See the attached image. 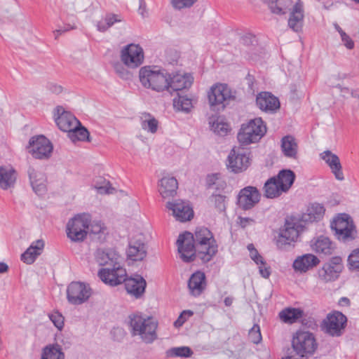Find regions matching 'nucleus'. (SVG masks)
I'll return each instance as SVG.
<instances>
[{
	"label": "nucleus",
	"mask_w": 359,
	"mask_h": 359,
	"mask_svg": "<svg viewBox=\"0 0 359 359\" xmlns=\"http://www.w3.org/2000/svg\"><path fill=\"white\" fill-rule=\"evenodd\" d=\"M344 269L342 257L334 256L322 264L316 273V277L323 283L334 282L339 279Z\"/></svg>",
	"instance_id": "obj_6"
},
{
	"label": "nucleus",
	"mask_w": 359,
	"mask_h": 359,
	"mask_svg": "<svg viewBox=\"0 0 359 359\" xmlns=\"http://www.w3.org/2000/svg\"><path fill=\"white\" fill-rule=\"evenodd\" d=\"M261 197L262 194L256 187L247 186L238 192L236 204L243 210H250L260 201Z\"/></svg>",
	"instance_id": "obj_15"
},
{
	"label": "nucleus",
	"mask_w": 359,
	"mask_h": 359,
	"mask_svg": "<svg viewBox=\"0 0 359 359\" xmlns=\"http://www.w3.org/2000/svg\"><path fill=\"white\" fill-rule=\"evenodd\" d=\"M305 225L300 219H286L283 228L280 230L276 244L278 248L283 249L287 245H290L298 238L299 233L303 231Z\"/></svg>",
	"instance_id": "obj_7"
},
{
	"label": "nucleus",
	"mask_w": 359,
	"mask_h": 359,
	"mask_svg": "<svg viewBox=\"0 0 359 359\" xmlns=\"http://www.w3.org/2000/svg\"><path fill=\"white\" fill-rule=\"evenodd\" d=\"M126 269L122 267H114L112 269L102 268L98 272L99 278L105 284L110 286H116L126 280Z\"/></svg>",
	"instance_id": "obj_17"
},
{
	"label": "nucleus",
	"mask_w": 359,
	"mask_h": 359,
	"mask_svg": "<svg viewBox=\"0 0 359 359\" xmlns=\"http://www.w3.org/2000/svg\"><path fill=\"white\" fill-rule=\"evenodd\" d=\"M90 219L86 215H77L67 224V237L73 242L83 241L87 236Z\"/></svg>",
	"instance_id": "obj_9"
},
{
	"label": "nucleus",
	"mask_w": 359,
	"mask_h": 359,
	"mask_svg": "<svg viewBox=\"0 0 359 359\" xmlns=\"http://www.w3.org/2000/svg\"><path fill=\"white\" fill-rule=\"evenodd\" d=\"M74 28H75L74 27H72V26H70L69 25H68L64 27H61L58 29H56L55 31H54L55 38L57 39L58 36L60 34H62V33H65L71 29H74Z\"/></svg>",
	"instance_id": "obj_62"
},
{
	"label": "nucleus",
	"mask_w": 359,
	"mask_h": 359,
	"mask_svg": "<svg viewBox=\"0 0 359 359\" xmlns=\"http://www.w3.org/2000/svg\"><path fill=\"white\" fill-rule=\"evenodd\" d=\"M266 127L261 118L251 119L243 123L237 138L241 146L258 142L266 133Z\"/></svg>",
	"instance_id": "obj_4"
},
{
	"label": "nucleus",
	"mask_w": 359,
	"mask_h": 359,
	"mask_svg": "<svg viewBox=\"0 0 359 359\" xmlns=\"http://www.w3.org/2000/svg\"><path fill=\"white\" fill-rule=\"evenodd\" d=\"M319 263L320 260L316 255L313 254H305L297 257L294 259L292 267L295 271L306 273L316 266Z\"/></svg>",
	"instance_id": "obj_24"
},
{
	"label": "nucleus",
	"mask_w": 359,
	"mask_h": 359,
	"mask_svg": "<svg viewBox=\"0 0 359 359\" xmlns=\"http://www.w3.org/2000/svg\"><path fill=\"white\" fill-rule=\"evenodd\" d=\"M211 129L219 135H225L228 130V125L223 122H219L218 121H210Z\"/></svg>",
	"instance_id": "obj_51"
},
{
	"label": "nucleus",
	"mask_w": 359,
	"mask_h": 359,
	"mask_svg": "<svg viewBox=\"0 0 359 359\" xmlns=\"http://www.w3.org/2000/svg\"><path fill=\"white\" fill-rule=\"evenodd\" d=\"M41 359H65V355L59 344H53L43 348Z\"/></svg>",
	"instance_id": "obj_38"
},
{
	"label": "nucleus",
	"mask_w": 359,
	"mask_h": 359,
	"mask_svg": "<svg viewBox=\"0 0 359 359\" xmlns=\"http://www.w3.org/2000/svg\"><path fill=\"white\" fill-rule=\"evenodd\" d=\"M298 146L295 139L291 135H286L281 140V149L286 157L297 158Z\"/></svg>",
	"instance_id": "obj_36"
},
{
	"label": "nucleus",
	"mask_w": 359,
	"mask_h": 359,
	"mask_svg": "<svg viewBox=\"0 0 359 359\" xmlns=\"http://www.w3.org/2000/svg\"><path fill=\"white\" fill-rule=\"evenodd\" d=\"M241 226L245 228L247 225L255 223V220L250 217H240Z\"/></svg>",
	"instance_id": "obj_63"
},
{
	"label": "nucleus",
	"mask_w": 359,
	"mask_h": 359,
	"mask_svg": "<svg viewBox=\"0 0 359 359\" xmlns=\"http://www.w3.org/2000/svg\"><path fill=\"white\" fill-rule=\"evenodd\" d=\"M341 41L344 43V45L349 50H351L354 48V42L351 39V37L346 34H344L343 36L341 37Z\"/></svg>",
	"instance_id": "obj_57"
},
{
	"label": "nucleus",
	"mask_w": 359,
	"mask_h": 359,
	"mask_svg": "<svg viewBox=\"0 0 359 359\" xmlns=\"http://www.w3.org/2000/svg\"><path fill=\"white\" fill-rule=\"evenodd\" d=\"M260 266H259V273L260 275L264 278H267L270 276L271 275V271H270V267L268 266H265V265H262V264H259Z\"/></svg>",
	"instance_id": "obj_60"
},
{
	"label": "nucleus",
	"mask_w": 359,
	"mask_h": 359,
	"mask_svg": "<svg viewBox=\"0 0 359 359\" xmlns=\"http://www.w3.org/2000/svg\"><path fill=\"white\" fill-rule=\"evenodd\" d=\"M276 180L280 184V191H283L285 193L287 192L292 186L296 175L295 173L289 169H283L279 171L277 175H275Z\"/></svg>",
	"instance_id": "obj_34"
},
{
	"label": "nucleus",
	"mask_w": 359,
	"mask_h": 359,
	"mask_svg": "<svg viewBox=\"0 0 359 359\" xmlns=\"http://www.w3.org/2000/svg\"><path fill=\"white\" fill-rule=\"evenodd\" d=\"M27 149L35 158L48 159L51 156L53 147L45 136L37 135L30 138Z\"/></svg>",
	"instance_id": "obj_12"
},
{
	"label": "nucleus",
	"mask_w": 359,
	"mask_h": 359,
	"mask_svg": "<svg viewBox=\"0 0 359 359\" xmlns=\"http://www.w3.org/2000/svg\"><path fill=\"white\" fill-rule=\"evenodd\" d=\"M97 259L100 265H105L108 263V260L109 259V255L104 252H98Z\"/></svg>",
	"instance_id": "obj_59"
},
{
	"label": "nucleus",
	"mask_w": 359,
	"mask_h": 359,
	"mask_svg": "<svg viewBox=\"0 0 359 359\" xmlns=\"http://www.w3.org/2000/svg\"><path fill=\"white\" fill-rule=\"evenodd\" d=\"M208 100L210 106H219L218 109L220 108L224 109L225 101L233 99L231 95V92L226 84L219 83L213 86L208 94Z\"/></svg>",
	"instance_id": "obj_16"
},
{
	"label": "nucleus",
	"mask_w": 359,
	"mask_h": 359,
	"mask_svg": "<svg viewBox=\"0 0 359 359\" xmlns=\"http://www.w3.org/2000/svg\"><path fill=\"white\" fill-rule=\"evenodd\" d=\"M194 315V312L190 310L183 311L178 318L175 321V327H180L187 320V319Z\"/></svg>",
	"instance_id": "obj_54"
},
{
	"label": "nucleus",
	"mask_w": 359,
	"mask_h": 359,
	"mask_svg": "<svg viewBox=\"0 0 359 359\" xmlns=\"http://www.w3.org/2000/svg\"><path fill=\"white\" fill-rule=\"evenodd\" d=\"M198 258L203 263L210 262L217 252L218 245L212 233L206 227L196 228L194 234Z\"/></svg>",
	"instance_id": "obj_2"
},
{
	"label": "nucleus",
	"mask_w": 359,
	"mask_h": 359,
	"mask_svg": "<svg viewBox=\"0 0 359 359\" xmlns=\"http://www.w3.org/2000/svg\"><path fill=\"white\" fill-rule=\"evenodd\" d=\"M158 187V191L163 198L173 197L177 193L178 182L174 177H165L159 181Z\"/></svg>",
	"instance_id": "obj_30"
},
{
	"label": "nucleus",
	"mask_w": 359,
	"mask_h": 359,
	"mask_svg": "<svg viewBox=\"0 0 359 359\" xmlns=\"http://www.w3.org/2000/svg\"><path fill=\"white\" fill-rule=\"evenodd\" d=\"M121 21L122 19L119 15L113 13H107L104 20L97 22V28L98 31L104 32L113 26L115 22Z\"/></svg>",
	"instance_id": "obj_40"
},
{
	"label": "nucleus",
	"mask_w": 359,
	"mask_h": 359,
	"mask_svg": "<svg viewBox=\"0 0 359 359\" xmlns=\"http://www.w3.org/2000/svg\"><path fill=\"white\" fill-rule=\"evenodd\" d=\"M89 226H90V232L93 234H100L101 236L108 234L107 228L101 221H93Z\"/></svg>",
	"instance_id": "obj_49"
},
{
	"label": "nucleus",
	"mask_w": 359,
	"mask_h": 359,
	"mask_svg": "<svg viewBox=\"0 0 359 359\" xmlns=\"http://www.w3.org/2000/svg\"><path fill=\"white\" fill-rule=\"evenodd\" d=\"M304 13L302 5L296 4L290 15L288 26L295 32L302 30L303 26Z\"/></svg>",
	"instance_id": "obj_33"
},
{
	"label": "nucleus",
	"mask_w": 359,
	"mask_h": 359,
	"mask_svg": "<svg viewBox=\"0 0 359 359\" xmlns=\"http://www.w3.org/2000/svg\"><path fill=\"white\" fill-rule=\"evenodd\" d=\"M198 0H171L172 6L178 10L191 7Z\"/></svg>",
	"instance_id": "obj_53"
},
{
	"label": "nucleus",
	"mask_w": 359,
	"mask_h": 359,
	"mask_svg": "<svg viewBox=\"0 0 359 359\" xmlns=\"http://www.w3.org/2000/svg\"><path fill=\"white\" fill-rule=\"evenodd\" d=\"M142 85L157 92L169 90L168 73L165 69H157L156 67L145 66L139 72Z\"/></svg>",
	"instance_id": "obj_3"
},
{
	"label": "nucleus",
	"mask_w": 359,
	"mask_h": 359,
	"mask_svg": "<svg viewBox=\"0 0 359 359\" xmlns=\"http://www.w3.org/2000/svg\"><path fill=\"white\" fill-rule=\"evenodd\" d=\"M270 11L277 15H283L292 4L291 0H262Z\"/></svg>",
	"instance_id": "obj_39"
},
{
	"label": "nucleus",
	"mask_w": 359,
	"mask_h": 359,
	"mask_svg": "<svg viewBox=\"0 0 359 359\" xmlns=\"http://www.w3.org/2000/svg\"><path fill=\"white\" fill-rule=\"evenodd\" d=\"M128 319L130 332L133 337L139 336L146 344H151L157 339L158 322L153 317L135 313L130 314Z\"/></svg>",
	"instance_id": "obj_1"
},
{
	"label": "nucleus",
	"mask_w": 359,
	"mask_h": 359,
	"mask_svg": "<svg viewBox=\"0 0 359 359\" xmlns=\"http://www.w3.org/2000/svg\"><path fill=\"white\" fill-rule=\"evenodd\" d=\"M279 318L285 323H294L304 316V311L299 308L288 307L279 313Z\"/></svg>",
	"instance_id": "obj_37"
},
{
	"label": "nucleus",
	"mask_w": 359,
	"mask_h": 359,
	"mask_svg": "<svg viewBox=\"0 0 359 359\" xmlns=\"http://www.w3.org/2000/svg\"><path fill=\"white\" fill-rule=\"evenodd\" d=\"M248 337L253 344H258L261 342L262 337L259 325L255 324L253 325L249 331Z\"/></svg>",
	"instance_id": "obj_50"
},
{
	"label": "nucleus",
	"mask_w": 359,
	"mask_h": 359,
	"mask_svg": "<svg viewBox=\"0 0 359 359\" xmlns=\"http://www.w3.org/2000/svg\"><path fill=\"white\" fill-rule=\"evenodd\" d=\"M56 110L58 116L55 121L62 131L69 133L72 128L75 129L76 126H81L80 121L71 112L65 111L62 107H57Z\"/></svg>",
	"instance_id": "obj_19"
},
{
	"label": "nucleus",
	"mask_w": 359,
	"mask_h": 359,
	"mask_svg": "<svg viewBox=\"0 0 359 359\" xmlns=\"http://www.w3.org/2000/svg\"><path fill=\"white\" fill-rule=\"evenodd\" d=\"M242 42L244 45L249 46V45H254L255 43L257 42L255 36H253L252 35H246L243 37Z\"/></svg>",
	"instance_id": "obj_61"
},
{
	"label": "nucleus",
	"mask_w": 359,
	"mask_h": 359,
	"mask_svg": "<svg viewBox=\"0 0 359 359\" xmlns=\"http://www.w3.org/2000/svg\"><path fill=\"white\" fill-rule=\"evenodd\" d=\"M43 247L44 242L41 239L33 242L31 245L21 255V260L27 264H33L37 257L41 254Z\"/></svg>",
	"instance_id": "obj_31"
},
{
	"label": "nucleus",
	"mask_w": 359,
	"mask_h": 359,
	"mask_svg": "<svg viewBox=\"0 0 359 359\" xmlns=\"http://www.w3.org/2000/svg\"><path fill=\"white\" fill-rule=\"evenodd\" d=\"M47 88L55 94H60L62 91V87L54 83H48Z\"/></svg>",
	"instance_id": "obj_58"
},
{
	"label": "nucleus",
	"mask_w": 359,
	"mask_h": 359,
	"mask_svg": "<svg viewBox=\"0 0 359 359\" xmlns=\"http://www.w3.org/2000/svg\"><path fill=\"white\" fill-rule=\"evenodd\" d=\"M169 90L168 91H180L189 88L193 83V77L189 74H176L172 76L168 74Z\"/></svg>",
	"instance_id": "obj_27"
},
{
	"label": "nucleus",
	"mask_w": 359,
	"mask_h": 359,
	"mask_svg": "<svg viewBox=\"0 0 359 359\" xmlns=\"http://www.w3.org/2000/svg\"><path fill=\"white\" fill-rule=\"evenodd\" d=\"M348 268L350 271H359V248L353 250L348 257Z\"/></svg>",
	"instance_id": "obj_48"
},
{
	"label": "nucleus",
	"mask_w": 359,
	"mask_h": 359,
	"mask_svg": "<svg viewBox=\"0 0 359 359\" xmlns=\"http://www.w3.org/2000/svg\"><path fill=\"white\" fill-rule=\"evenodd\" d=\"M173 106L177 110L187 113L190 111L193 107L192 100L187 95H182L177 93V97L173 99Z\"/></svg>",
	"instance_id": "obj_41"
},
{
	"label": "nucleus",
	"mask_w": 359,
	"mask_h": 359,
	"mask_svg": "<svg viewBox=\"0 0 359 359\" xmlns=\"http://www.w3.org/2000/svg\"><path fill=\"white\" fill-rule=\"evenodd\" d=\"M280 184L276 180L275 176L268 179L264 184L263 192L264 196L266 198H276L279 197L283 191H280Z\"/></svg>",
	"instance_id": "obj_35"
},
{
	"label": "nucleus",
	"mask_w": 359,
	"mask_h": 359,
	"mask_svg": "<svg viewBox=\"0 0 359 359\" xmlns=\"http://www.w3.org/2000/svg\"><path fill=\"white\" fill-rule=\"evenodd\" d=\"M145 119L142 121V128L151 133H155L158 129V121L149 114L145 116Z\"/></svg>",
	"instance_id": "obj_47"
},
{
	"label": "nucleus",
	"mask_w": 359,
	"mask_h": 359,
	"mask_svg": "<svg viewBox=\"0 0 359 359\" xmlns=\"http://www.w3.org/2000/svg\"><path fill=\"white\" fill-rule=\"evenodd\" d=\"M248 87L251 90H254V82H255V77L248 74L245 78Z\"/></svg>",
	"instance_id": "obj_64"
},
{
	"label": "nucleus",
	"mask_w": 359,
	"mask_h": 359,
	"mask_svg": "<svg viewBox=\"0 0 359 359\" xmlns=\"http://www.w3.org/2000/svg\"><path fill=\"white\" fill-rule=\"evenodd\" d=\"M250 256L251 259L257 264L266 265V262H264L263 257L259 254L257 250H251L250 252Z\"/></svg>",
	"instance_id": "obj_56"
},
{
	"label": "nucleus",
	"mask_w": 359,
	"mask_h": 359,
	"mask_svg": "<svg viewBox=\"0 0 359 359\" xmlns=\"http://www.w3.org/2000/svg\"><path fill=\"white\" fill-rule=\"evenodd\" d=\"M177 245L180 258L183 262L190 263L198 257L193 233L185 231L180 234L177 240Z\"/></svg>",
	"instance_id": "obj_10"
},
{
	"label": "nucleus",
	"mask_w": 359,
	"mask_h": 359,
	"mask_svg": "<svg viewBox=\"0 0 359 359\" xmlns=\"http://www.w3.org/2000/svg\"><path fill=\"white\" fill-rule=\"evenodd\" d=\"M120 57L126 67L135 69L144 62V51L139 44L130 43L122 48Z\"/></svg>",
	"instance_id": "obj_13"
},
{
	"label": "nucleus",
	"mask_w": 359,
	"mask_h": 359,
	"mask_svg": "<svg viewBox=\"0 0 359 359\" xmlns=\"http://www.w3.org/2000/svg\"><path fill=\"white\" fill-rule=\"evenodd\" d=\"M320 157L329 165L337 180L341 181L344 179L339 158L336 154L327 150L320 154Z\"/></svg>",
	"instance_id": "obj_26"
},
{
	"label": "nucleus",
	"mask_w": 359,
	"mask_h": 359,
	"mask_svg": "<svg viewBox=\"0 0 359 359\" xmlns=\"http://www.w3.org/2000/svg\"><path fill=\"white\" fill-rule=\"evenodd\" d=\"M250 154L243 147H234L228 156V170L234 173L245 171L250 164Z\"/></svg>",
	"instance_id": "obj_11"
},
{
	"label": "nucleus",
	"mask_w": 359,
	"mask_h": 359,
	"mask_svg": "<svg viewBox=\"0 0 359 359\" xmlns=\"http://www.w3.org/2000/svg\"><path fill=\"white\" fill-rule=\"evenodd\" d=\"M351 224H353L352 219L348 215L344 214L331 223V229L336 233L341 231L342 229L347 228Z\"/></svg>",
	"instance_id": "obj_45"
},
{
	"label": "nucleus",
	"mask_w": 359,
	"mask_h": 359,
	"mask_svg": "<svg viewBox=\"0 0 359 359\" xmlns=\"http://www.w3.org/2000/svg\"><path fill=\"white\" fill-rule=\"evenodd\" d=\"M325 211V209L323 205L313 203L307 209L306 212L302 214L300 220L305 226L309 223L318 222L323 217Z\"/></svg>",
	"instance_id": "obj_29"
},
{
	"label": "nucleus",
	"mask_w": 359,
	"mask_h": 359,
	"mask_svg": "<svg viewBox=\"0 0 359 359\" xmlns=\"http://www.w3.org/2000/svg\"><path fill=\"white\" fill-rule=\"evenodd\" d=\"M313 251L318 254L331 255L334 253L336 245L328 237L320 236L311 241V245Z\"/></svg>",
	"instance_id": "obj_28"
},
{
	"label": "nucleus",
	"mask_w": 359,
	"mask_h": 359,
	"mask_svg": "<svg viewBox=\"0 0 359 359\" xmlns=\"http://www.w3.org/2000/svg\"><path fill=\"white\" fill-rule=\"evenodd\" d=\"M17 173L11 166H0V188L6 190L13 187L16 181Z\"/></svg>",
	"instance_id": "obj_32"
},
{
	"label": "nucleus",
	"mask_w": 359,
	"mask_h": 359,
	"mask_svg": "<svg viewBox=\"0 0 359 359\" xmlns=\"http://www.w3.org/2000/svg\"><path fill=\"white\" fill-rule=\"evenodd\" d=\"M256 104L262 111L271 114L276 112L280 107L278 98L269 92L259 93L256 97Z\"/></svg>",
	"instance_id": "obj_20"
},
{
	"label": "nucleus",
	"mask_w": 359,
	"mask_h": 359,
	"mask_svg": "<svg viewBox=\"0 0 359 359\" xmlns=\"http://www.w3.org/2000/svg\"><path fill=\"white\" fill-rule=\"evenodd\" d=\"M50 320L53 322L54 325L60 330L64 327V317L58 312L55 311L53 313L48 315Z\"/></svg>",
	"instance_id": "obj_52"
},
{
	"label": "nucleus",
	"mask_w": 359,
	"mask_h": 359,
	"mask_svg": "<svg viewBox=\"0 0 359 359\" xmlns=\"http://www.w3.org/2000/svg\"><path fill=\"white\" fill-rule=\"evenodd\" d=\"M166 208L172 211V215L180 222L191 220L194 217V211L189 204L182 200L168 202Z\"/></svg>",
	"instance_id": "obj_18"
},
{
	"label": "nucleus",
	"mask_w": 359,
	"mask_h": 359,
	"mask_svg": "<svg viewBox=\"0 0 359 359\" xmlns=\"http://www.w3.org/2000/svg\"><path fill=\"white\" fill-rule=\"evenodd\" d=\"M292 346L295 353L294 355L298 358H308L316 351L318 343L313 333L299 330L293 335Z\"/></svg>",
	"instance_id": "obj_5"
},
{
	"label": "nucleus",
	"mask_w": 359,
	"mask_h": 359,
	"mask_svg": "<svg viewBox=\"0 0 359 359\" xmlns=\"http://www.w3.org/2000/svg\"><path fill=\"white\" fill-rule=\"evenodd\" d=\"M104 184L103 186L95 185V188L97 190V192L101 194H113L115 191V189L111 187L110 182L109 181L106 182L104 180Z\"/></svg>",
	"instance_id": "obj_55"
},
{
	"label": "nucleus",
	"mask_w": 359,
	"mask_h": 359,
	"mask_svg": "<svg viewBox=\"0 0 359 359\" xmlns=\"http://www.w3.org/2000/svg\"><path fill=\"white\" fill-rule=\"evenodd\" d=\"M193 351L188 346L173 347L166 351L168 358H189L193 355Z\"/></svg>",
	"instance_id": "obj_44"
},
{
	"label": "nucleus",
	"mask_w": 359,
	"mask_h": 359,
	"mask_svg": "<svg viewBox=\"0 0 359 359\" xmlns=\"http://www.w3.org/2000/svg\"><path fill=\"white\" fill-rule=\"evenodd\" d=\"M346 324V316L340 311H334L327 314L320 327L325 333L338 337L344 334Z\"/></svg>",
	"instance_id": "obj_8"
},
{
	"label": "nucleus",
	"mask_w": 359,
	"mask_h": 359,
	"mask_svg": "<svg viewBox=\"0 0 359 359\" xmlns=\"http://www.w3.org/2000/svg\"><path fill=\"white\" fill-rule=\"evenodd\" d=\"M123 283L127 292L136 298H140L142 295L147 286L146 280L140 275H135L133 278H127L126 276Z\"/></svg>",
	"instance_id": "obj_21"
},
{
	"label": "nucleus",
	"mask_w": 359,
	"mask_h": 359,
	"mask_svg": "<svg viewBox=\"0 0 359 359\" xmlns=\"http://www.w3.org/2000/svg\"><path fill=\"white\" fill-rule=\"evenodd\" d=\"M206 278L203 272L197 271L189 279L188 288L194 297L200 296L206 288Z\"/></svg>",
	"instance_id": "obj_23"
},
{
	"label": "nucleus",
	"mask_w": 359,
	"mask_h": 359,
	"mask_svg": "<svg viewBox=\"0 0 359 359\" xmlns=\"http://www.w3.org/2000/svg\"><path fill=\"white\" fill-rule=\"evenodd\" d=\"M147 254L146 245L142 240L133 238L130 241L127 250L128 259L135 262L142 261Z\"/></svg>",
	"instance_id": "obj_25"
},
{
	"label": "nucleus",
	"mask_w": 359,
	"mask_h": 359,
	"mask_svg": "<svg viewBox=\"0 0 359 359\" xmlns=\"http://www.w3.org/2000/svg\"><path fill=\"white\" fill-rule=\"evenodd\" d=\"M27 175L33 191L39 196L43 195L46 192V178L43 173L29 166Z\"/></svg>",
	"instance_id": "obj_22"
},
{
	"label": "nucleus",
	"mask_w": 359,
	"mask_h": 359,
	"mask_svg": "<svg viewBox=\"0 0 359 359\" xmlns=\"http://www.w3.org/2000/svg\"><path fill=\"white\" fill-rule=\"evenodd\" d=\"M209 202L219 213L226 212L227 202L226 196L212 194L209 198Z\"/></svg>",
	"instance_id": "obj_42"
},
{
	"label": "nucleus",
	"mask_w": 359,
	"mask_h": 359,
	"mask_svg": "<svg viewBox=\"0 0 359 359\" xmlns=\"http://www.w3.org/2000/svg\"><path fill=\"white\" fill-rule=\"evenodd\" d=\"M67 135L74 142L76 141L90 142L89 132L85 127L82 126L81 125L76 126L75 129L72 128V130H71Z\"/></svg>",
	"instance_id": "obj_43"
},
{
	"label": "nucleus",
	"mask_w": 359,
	"mask_h": 359,
	"mask_svg": "<svg viewBox=\"0 0 359 359\" xmlns=\"http://www.w3.org/2000/svg\"><path fill=\"white\" fill-rule=\"evenodd\" d=\"M355 233L356 230L354 224H351L347 228L342 229L341 231H337L334 234L339 240L346 242L353 240Z\"/></svg>",
	"instance_id": "obj_46"
},
{
	"label": "nucleus",
	"mask_w": 359,
	"mask_h": 359,
	"mask_svg": "<svg viewBox=\"0 0 359 359\" xmlns=\"http://www.w3.org/2000/svg\"><path fill=\"white\" fill-rule=\"evenodd\" d=\"M91 295V288L83 283L72 282L67 287V298L72 304L81 305L87 302Z\"/></svg>",
	"instance_id": "obj_14"
}]
</instances>
